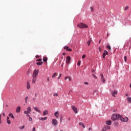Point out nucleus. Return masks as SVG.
Wrapping results in <instances>:
<instances>
[{
	"label": "nucleus",
	"instance_id": "nucleus-51",
	"mask_svg": "<svg viewBox=\"0 0 131 131\" xmlns=\"http://www.w3.org/2000/svg\"><path fill=\"white\" fill-rule=\"evenodd\" d=\"M47 81H50V79L49 78V77H48L47 78Z\"/></svg>",
	"mask_w": 131,
	"mask_h": 131
},
{
	"label": "nucleus",
	"instance_id": "nucleus-2",
	"mask_svg": "<svg viewBox=\"0 0 131 131\" xmlns=\"http://www.w3.org/2000/svg\"><path fill=\"white\" fill-rule=\"evenodd\" d=\"M119 117H120V115H119V114H113L112 116V119L114 121L116 120V119L117 118L119 119Z\"/></svg>",
	"mask_w": 131,
	"mask_h": 131
},
{
	"label": "nucleus",
	"instance_id": "nucleus-27",
	"mask_svg": "<svg viewBox=\"0 0 131 131\" xmlns=\"http://www.w3.org/2000/svg\"><path fill=\"white\" fill-rule=\"evenodd\" d=\"M25 126L24 125L22 126H19L18 128H19V129H23L24 128H25Z\"/></svg>",
	"mask_w": 131,
	"mask_h": 131
},
{
	"label": "nucleus",
	"instance_id": "nucleus-35",
	"mask_svg": "<svg viewBox=\"0 0 131 131\" xmlns=\"http://www.w3.org/2000/svg\"><path fill=\"white\" fill-rule=\"evenodd\" d=\"M90 9H91V11L92 12H94V8H93L92 7H90Z\"/></svg>",
	"mask_w": 131,
	"mask_h": 131
},
{
	"label": "nucleus",
	"instance_id": "nucleus-13",
	"mask_svg": "<svg viewBox=\"0 0 131 131\" xmlns=\"http://www.w3.org/2000/svg\"><path fill=\"white\" fill-rule=\"evenodd\" d=\"M100 77L102 82H103V83H105V78H104V75H103V74H100Z\"/></svg>",
	"mask_w": 131,
	"mask_h": 131
},
{
	"label": "nucleus",
	"instance_id": "nucleus-20",
	"mask_svg": "<svg viewBox=\"0 0 131 131\" xmlns=\"http://www.w3.org/2000/svg\"><path fill=\"white\" fill-rule=\"evenodd\" d=\"M106 123L108 124V125H111V124L112 123V122L111 121H107L106 122Z\"/></svg>",
	"mask_w": 131,
	"mask_h": 131
},
{
	"label": "nucleus",
	"instance_id": "nucleus-40",
	"mask_svg": "<svg viewBox=\"0 0 131 131\" xmlns=\"http://www.w3.org/2000/svg\"><path fill=\"white\" fill-rule=\"evenodd\" d=\"M98 50L99 52H102V49L101 48V47H99Z\"/></svg>",
	"mask_w": 131,
	"mask_h": 131
},
{
	"label": "nucleus",
	"instance_id": "nucleus-32",
	"mask_svg": "<svg viewBox=\"0 0 131 131\" xmlns=\"http://www.w3.org/2000/svg\"><path fill=\"white\" fill-rule=\"evenodd\" d=\"M80 63H81V61H79L77 63L78 66H80Z\"/></svg>",
	"mask_w": 131,
	"mask_h": 131
},
{
	"label": "nucleus",
	"instance_id": "nucleus-54",
	"mask_svg": "<svg viewBox=\"0 0 131 131\" xmlns=\"http://www.w3.org/2000/svg\"><path fill=\"white\" fill-rule=\"evenodd\" d=\"M3 116H4V117L5 116V113H3Z\"/></svg>",
	"mask_w": 131,
	"mask_h": 131
},
{
	"label": "nucleus",
	"instance_id": "nucleus-15",
	"mask_svg": "<svg viewBox=\"0 0 131 131\" xmlns=\"http://www.w3.org/2000/svg\"><path fill=\"white\" fill-rule=\"evenodd\" d=\"M20 111H21V107L20 106H18L16 108V113H19V112H20Z\"/></svg>",
	"mask_w": 131,
	"mask_h": 131
},
{
	"label": "nucleus",
	"instance_id": "nucleus-25",
	"mask_svg": "<svg viewBox=\"0 0 131 131\" xmlns=\"http://www.w3.org/2000/svg\"><path fill=\"white\" fill-rule=\"evenodd\" d=\"M127 100L129 103H131V97H127Z\"/></svg>",
	"mask_w": 131,
	"mask_h": 131
},
{
	"label": "nucleus",
	"instance_id": "nucleus-22",
	"mask_svg": "<svg viewBox=\"0 0 131 131\" xmlns=\"http://www.w3.org/2000/svg\"><path fill=\"white\" fill-rule=\"evenodd\" d=\"M39 120H46V119H47V117H45V118H41V117H40V118H39Z\"/></svg>",
	"mask_w": 131,
	"mask_h": 131
},
{
	"label": "nucleus",
	"instance_id": "nucleus-21",
	"mask_svg": "<svg viewBox=\"0 0 131 131\" xmlns=\"http://www.w3.org/2000/svg\"><path fill=\"white\" fill-rule=\"evenodd\" d=\"M79 125H81L83 128H85V126H84V124H83V123H82V122L79 123Z\"/></svg>",
	"mask_w": 131,
	"mask_h": 131
},
{
	"label": "nucleus",
	"instance_id": "nucleus-36",
	"mask_svg": "<svg viewBox=\"0 0 131 131\" xmlns=\"http://www.w3.org/2000/svg\"><path fill=\"white\" fill-rule=\"evenodd\" d=\"M87 44L88 45V46H90V45H91V40H89V41L87 42Z\"/></svg>",
	"mask_w": 131,
	"mask_h": 131
},
{
	"label": "nucleus",
	"instance_id": "nucleus-45",
	"mask_svg": "<svg viewBox=\"0 0 131 131\" xmlns=\"http://www.w3.org/2000/svg\"><path fill=\"white\" fill-rule=\"evenodd\" d=\"M93 77H94V78H96V79H97V77H96V75H93Z\"/></svg>",
	"mask_w": 131,
	"mask_h": 131
},
{
	"label": "nucleus",
	"instance_id": "nucleus-41",
	"mask_svg": "<svg viewBox=\"0 0 131 131\" xmlns=\"http://www.w3.org/2000/svg\"><path fill=\"white\" fill-rule=\"evenodd\" d=\"M84 58H85V55H83L82 56V59H84Z\"/></svg>",
	"mask_w": 131,
	"mask_h": 131
},
{
	"label": "nucleus",
	"instance_id": "nucleus-48",
	"mask_svg": "<svg viewBox=\"0 0 131 131\" xmlns=\"http://www.w3.org/2000/svg\"><path fill=\"white\" fill-rule=\"evenodd\" d=\"M32 131H35V127L33 128Z\"/></svg>",
	"mask_w": 131,
	"mask_h": 131
},
{
	"label": "nucleus",
	"instance_id": "nucleus-58",
	"mask_svg": "<svg viewBox=\"0 0 131 131\" xmlns=\"http://www.w3.org/2000/svg\"><path fill=\"white\" fill-rule=\"evenodd\" d=\"M129 88H131V83H130Z\"/></svg>",
	"mask_w": 131,
	"mask_h": 131
},
{
	"label": "nucleus",
	"instance_id": "nucleus-56",
	"mask_svg": "<svg viewBox=\"0 0 131 131\" xmlns=\"http://www.w3.org/2000/svg\"><path fill=\"white\" fill-rule=\"evenodd\" d=\"M61 76H62V74H60V75H59V77H61Z\"/></svg>",
	"mask_w": 131,
	"mask_h": 131
},
{
	"label": "nucleus",
	"instance_id": "nucleus-9",
	"mask_svg": "<svg viewBox=\"0 0 131 131\" xmlns=\"http://www.w3.org/2000/svg\"><path fill=\"white\" fill-rule=\"evenodd\" d=\"M52 124H53V125L56 126L57 124H58V121H57V120L53 119L52 120Z\"/></svg>",
	"mask_w": 131,
	"mask_h": 131
},
{
	"label": "nucleus",
	"instance_id": "nucleus-16",
	"mask_svg": "<svg viewBox=\"0 0 131 131\" xmlns=\"http://www.w3.org/2000/svg\"><path fill=\"white\" fill-rule=\"evenodd\" d=\"M48 114H49V112L48 111V110H45V111L43 112V116H46V115H48Z\"/></svg>",
	"mask_w": 131,
	"mask_h": 131
},
{
	"label": "nucleus",
	"instance_id": "nucleus-29",
	"mask_svg": "<svg viewBox=\"0 0 131 131\" xmlns=\"http://www.w3.org/2000/svg\"><path fill=\"white\" fill-rule=\"evenodd\" d=\"M57 73H55L52 76V78H54V77H55V76H56V75H57Z\"/></svg>",
	"mask_w": 131,
	"mask_h": 131
},
{
	"label": "nucleus",
	"instance_id": "nucleus-23",
	"mask_svg": "<svg viewBox=\"0 0 131 131\" xmlns=\"http://www.w3.org/2000/svg\"><path fill=\"white\" fill-rule=\"evenodd\" d=\"M106 48L110 50V51H111V46H110V45H106Z\"/></svg>",
	"mask_w": 131,
	"mask_h": 131
},
{
	"label": "nucleus",
	"instance_id": "nucleus-5",
	"mask_svg": "<svg viewBox=\"0 0 131 131\" xmlns=\"http://www.w3.org/2000/svg\"><path fill=\"white\" fill-rule=\"evenodd\" d=\"M30 112H31V107H30V106H28L27 107V111H24V114H29V113H30Z\"/></svg>",
	"mask_w": 131,
	"mask_h": 131
},
{
	"label": "nucleus",
	"instance_id": "nucleus-14",
	"mask_svg": "<svg viewBox=\"0 0 131 131\" xmlns=\"http://www.w3.org/2000/svg\"><path fill=\"white\" fill-rule=\"evenodd\" d=\"M106 55H108V52L106 51V50H104V53L102 55L103 59H105V57Z\"/></svg>",
	"mask_w": 131,
	"mask_h": 131
},
{
	"label": "nucleus",
	"instance_id": "nucleus-61",
	"mask_svg": "<svg viewBox=\"0 0 131 131\" xmlns=\"http://www.w3.org/2000/svg\"><path fill=\"white\" fill-rule=\"evenodd\" d=\"M59 78H60V77H58V79H59Z\"/></svg>",
	"mask_w": 131,
	"mask_h": 131
},
{
	"label": "nucleus",
	"instance_id": "nucleus-55",
	"mask_svg": "<svg viewBox=\"0 0 131 131\" xmlns=\"http://www.w3.org/2000/svg\"><path fill=\"white\" fill-rule=\"evenodd\" d=\"M89 130H92V128H89Z\"/></svg>",
	"mask_w": 131,
	"mask_h": 131
},
{
	"label": "nucleus",
	"instance_id": "nucleus-33",
	"mask_svg": "<svg viewBox=\"0 0 131 131\" xmlns=\"http://www.w3.org/2000/svg\"><path fill=\"white\" fill-rule=\"evenodd\" d=\"M105 128H106V129H110L111 128V127L110 126H107L105 127Z\"/></svg>",
	"mask_w": 131,
	"mask_h": 131
},
{
	"label": "nucleus",
	"instance_id": "nucleus-38",
	"mask_svg": "<svg viewBox=\"0 0 131 131\" xmlns=\"http://www.w3.org/2000/svg\"><path fill=\"white\" fill-rule=\"evenodd\" d=\"M29 72H30V69L28 70V71L27 72V74L28 75L29 74Z\"/></svg>",
	"mask_w": 131,
	"mask_h": 131
},
{
	"label": "nucleus",
	"instance_id": "nucleus-17",
	"mask_svg": "<svg viewBox=\"0 0 131 131\" xmlns=\"http://www.w3.org/2000/svg\"><path fill=\"white\" fill-rule=\"evenodd\" d=\"M27 90H29L30 89V83L29 81L27 82Z\"/></svg>",
	"mask_w": 131,
	"mask_h": 131
},
{
	"label": "nucleus",
	"instance_id": "nucleus-59",
	"mask_svg": "<svg viewBox=\"0 0 131 131\" xmlns=\"http://www.w3.org/2000/svg\"><path fill=\"white\" fill-rule=\"evenodd\" d=\"M36 58H38V56H36Z\"/></svg>",
	"mask_w": 131,
	"mask_h": 131
},
{
	"label": "nucleus",
	"instance_id": "nucleus-49",
	"mask_svg": "<svg viewBox=\"0 0 131 131\" xmlns=\"http://www.w3.org/2000/svg\"><path fill=\"white\" fill-rule=\"evenodd\" d=\"M1 119H2V115H0V123H1Z\"/></svg>",
	"mask_w": 131,
	"mask_h": 131
},
{
	"label": "nucleus",
	"instance_id": "nucleus-8",
	"mask_svg": "<svg viewBox=\"0 0 131 131\" xmlns=\"http://www.w3.org/2000/svg\"><path fill=\"white\" fill-rule=\"evenodd\" d=\"M71 60V57L70 56H67L66 59L67 64H69V63H70Z\"/></svg>",
	"mask_w": 131,
	"mask_h": 131
},
{
	"label": "nucleus",
	"instance_id": "nucleus-7",
	"mask_svg": "<svg viewBox=\"0 0 131 131\" xmlns=\"http://www.w3.org/2000/svg\"><path fill=\"white\" fill-rule=\"evenodd\" d=\"M33 109H34V110L36 111V112H38V113H41V112L40 111V110H39V108H38L36 106H34Z\"/></svg>",
	"mask_w": 131,
	"mask_h": 131
},
{
	"label": "nucleus",
	"instance_id": "nucleus-37",
	"mask_svg": "<svg viewBox=\"0 0 131 131\" xmlns=\"http://www.w3.org/2000/svg\"><path fill=\"white\" fill-rule=\"evenodd\" d=\"M29 121H32V118H31V117H30L29 118Z\"/></svg>",
	"mask_w": 131,
	"mask_h": 131
},
{
	"label": "nucleus",
	"instance_id": "nucleus-11",
	"mask_svg": "<svg viewBox=\"0 0 131 131\" xmlns=\"http://www.w3.org/2000/svg\"><path fill=\"white\" fill-rule=\"evenodd\" d=\"M64 49L66 50V51H68V52H71V51H72V49L69 48L68 46H65L64 47Z\"/></svg>",
	"mask_w": 131,
	"mask_h": 131
},
{
	"label": "nucleus",
	"instance_id": "nucleus-39",
	"mask_svg": "<svg viewBox=\"0 0 131 131\" xmlns=\"http://www.w3.org/2000/svg\"><path fill=\"white\" fill-rule=\"evenodd\" d=\"M53 96H54V97H58V94L55 93V94L53 95Z\"/></svg>",
	"mask_w": 131,
	"mask_h": 131
},
{
	"label": "nucleus",
	"instance_id": "nucleus-24",
	"mask_svg": "<svg viewBox=\"0 0 131 131\" xmlns=\"http://www.w3.org/2000/svg\"><path fill=\"white\" fill-rule=\"evenodd\" d=\"M43 61L44 62H47V61H48V57H44L43 59Z\"/></svg>",
	"mask_w": 131,
	"mask_h": 131
},
{
	"label": "nucleus",
	"instance_id": "nucleus-43",
	"mask_svg": "<svg viewBox=\"0 0 131 131\" xmlns=\"http://www.w3.org/2000/svg\"><path fill=\"white\" fill-rule=\"evenodd\" d=\"M69 77H66L65 78H64V79H65V80H67V79H69Z\"/></svg>",
	"mask_w": 131,
	"mask_h": 131
},
{
	"label": "nucleus",
	"instance_id": "nucleus-64",
	"mask_svg": "<svg viewBox=\"0 0 131 131\" xmlns=\"http://www.w3.org/2000/svg\"><path fill=\"white\" fill-rule=\"evenodd\" d=\"M35 100V99H34V101Z\"/></svg>",
	"mask_w": 131,
	"mask_h": 131
},
{
	"label": "nucleus",
	"instance_id": "nucleus-18",
	"mask_svg": "<svg viewBox=\"0 0 131 131\" xmlns=\"http://www.w3.org/2000/svg\"><path fill=\"white\" fill-rule=\"evenodd\" d=\"M8 116H9V117H11V118H12V119H14V115H13V114L12 113H10L8 115Z\"/></svg>",
	"mask_w": 131,
	"mask_h": 131
},
{
	"label": "nucleus",
	"instance_id": "nucleus-53",
	"mask_svg": "<svg viewBox=\"0 0 131 131\" xmlns=\"http://www.w3.org/2000/svg\"><path fill=\"white\" fill-rule=\"evenodd\" d=\"M62 55H63V56H65V55H66V53H63L62 54Z\"/></svg>",
	"mask_w": 131,
	"mask_h": 131
},
{
	"label": "nucleus",
	"instance_id": "nucleus-10",
	"mask_svg": "<svg viewBox=\"0 0 131 131\" xmlns=\"http://www.w3.org/2000/svg\"><path fill=\"white\" fill-rule=\"evenodd\" d=\"M72 108L74 112V113H75L76 114L77 113V108H76L75 106L72 105Z\"/></svg>",
	"mask_w": 131,
	"mask_h": 131
},
{
	"label": "nucleus",
	"instance_id": "nucleus-63",
	"mask_svg": "<svg viewBox=\"0 0 131 131\" xmlns=\"http://www.w3.org/2000/svg\"><path fill=\"white\" fill-rule=\"evenodd\" d=\"M60 122H62V120L60 121Z\"/></svg>",
	"mask_w": 131,
	"mask_h": 131
},
{
	"label": "nucleus",
	"instance_id": "nucleus-4",
	"mask_svg": "<svg viewBox=\"0 0 131 131\" xmlns=\"http://www.w3.org/2000/svg\"><path fill=\"white\" fill-rule=\"evenodd\" d=\"M39 70L35 69L33 72L32 76L34 77H37V75H38V72Z\"/></svg>",
	"mask_w": 131,
	"mask_h": 131
},
{
	"label": "nucleus",
	"instance_id": "nucleus-34",
	"mask_svg": "<svg viewBox=\"0 0 131 131\" xmlns=\"http://www.w3.org/2000/svg\"><path fill=\"white\" fill-rule=\"evenodd\" d=\"M41 61H42V59H37V60H36V61H37V62H41Z\"/></svg>",
	"mask_w": 131,
	"mask_h": 131
},
{
	"label": "nucleus",
	"instance_id": "nucleus-31",
	"mask_svg": "<svg viewBox=\"0 0 131 131\" xmlns=\"http://www.w3.org/2000/svg\"><path fill=\"white\" fill-rule=\"evenodd\" d=\"M7 121L8 124H11V121L10 120H7Z\"/></svg>",
	"mask_w": 131,
	"mask_h": 131
},
{
	"label": "nucleus",
	"instance_id": "nucleus-46",
	"mask_svg": "<svg viewBox=\"0 0 131 131\" xmlns=\"http://www.w3.org/2000/svg\"><path fill=\"white\" fill-rule=\"evenodd\" d=\"M84 84H86V85L89 84V82H84Z\"/></svg>",
	"mask_w": 131,
	"mask_h": 131
},
{
	"label": "nucleus",
	"instance_id": "nucleus-28",
	"mask_svg": "<svg viewBox=\"0 0 131 131\" xmlns=\"http://www.w3.org/2000/svg\"><path fill=\"white\" fill-rule=\"evenodd\" d=\"M129 8V7H128V6H126V7H125V8H124L125 11H127V10H128Z\"/></svg>",
	"mask_w": 131,
	"mask_h": 131
},
{
	"label": "nucleus",
	"instance_id": "nucleus-52",
	"mask_svg": "<svg viewBox=\"0 0 131 131\" xmlns=\"http://www.w3.org/2000/svg\"><path fill=\"white\" fill-rule=\"evenodd\" d=\"M125 96H126V97H127V96H128V94L126 93V94H125Z\"/></svg>",
	"mask_w": 131,
	"mask_h": 131
},
{
	"label": "nucleus",
	"instance_id": "nucleus-26",
	"mask_svg": "<svg viewBox=\"0 0 131 131\" xmlns=\"http://www.w3.org/2000/svg\"><path fill=\"white\" fill-rule=\"evenodd\" d=\"M43 63V62H37L36 64L40 66V65H42Z\"/></svg>",
	"mask_w": 131,
	"mask_h": 131
},
{
	"label": "nucleus",
	"instance_id": "nucleus-12",
	"mask_svg": "<svg viewBox=\"0 0 131 131\" xmlns=\"http://www.w3.org/2000/svg\"><path fill=\"white\" fill-rule=\"evenodd\" d=\"M115 95H117V91H113L112 92V96H113V97H114L115 98Z\"/></svg>",
	"mask_w": 131,
	"mask_h": 131
},
{
	"label": "nucleus",
	"instance_id": "nucleus-62",
	"mask_svg": "<svg viewBox=\"0 0 131 131\" xmlns=\"http://www.w3.org/2000/svg\"><path fill=\"white\" fill-rule=\"evenodd\" d=\"M69 120H70V118H69Z\"/></svg>",
	"mask_w": 131,
	"mask_h": 131
},
{
	"label": "nucleus",
	"instance_id": "nucleus-42",
	"mask_svg": "<svg viewBox=\"0 0 131 131\" xmlns=\"http://www.w3.org/2000/svg\"><path fill=\"white\" fill-rule=\"evenodd\" d=\"M126 59H127L126 56H124V59L125 62H126Z\"/></svg>",
	"mask_w": 131,
	"mask_h": 131
},
{
	"label": "nucleus",
	"instance_id": "nucleus-19",
	"mask_svg": "<svg viewBox=\"0 0 131 131\" xmlns=\"http://www.w3.org/2000/svg\"><path fill=\"white\" fill-rule=\"evenodd\" d=\"M54 115L55 117H56V118H58V116H59V112H56L54 114Z\"/></svg>",
	"mask_w": 131,
	"mask_h": 131
},
{
	"label": "nucleus",
	"instance_id": "nucleus-47",
	"mask_svg": "<svg viewBox=\"0 0 131 131\" xmlns=\"http://www.w3.org/2000/svg\"><path fill=\"white\" fill-rule=\"evenodd\" d=\"M7 120H10V118L9 117H7Z\"/></svg>",
	"mask_w": 131,
	"mask_h": 131
},
{
	"label": "nucleus",
	"instance_id": "nucleus-6",
	"mask_svg": "<svg viewBox=\"0 0 131 131\" xmlns=\"http://www.w3.org/2000/svg\"><path fill=\"white\" fill-rule=\"evenodd\" d=\"M37 79V77H33L32 76V83H33V84H34L35 83V82H36Z\"/></svg>",
	"mask_w": 131,
	"mask_h": 131
},
{
	"label": "nucleus",
	"instance_id": "nucleus-57",
	"mask_svg": "<svg viewBox=\"0 0 131 131\" xmlns=\"http://www.w3.org/2000/svg\"><path fill=\"white\" fill-rule=\"evenodd\" d=\"M99 43H101V40L99 41Z\"/></svg>",
	"mask_w": 131,
	"mask_h": 131
},
{
	"label": "nucleus",
	"instance_id": "nucleus-30",
	"mask_svg": "<svg viewBox=\"0 0 131 131\" xmlns=\"http://www.w3.org/2000/svg\"><path fill=\"white\" fill-rule=\"evenodd\" d=\"M25 100L26 103H27V100H28V97L27 96V97L25 98Z\"/></svg>",
	"mask_w": 131,
	"mask_h": 131
},
{
	"label": "nucleus",
	"instance_id": "nucleus-50",
	"mask_svg": "<svg viewBox=\"0 0 131 131\" xmlns=\"http://www.w3.org/2000/svg\"><path fill=\"white\" fill-rule=\"evenodd\" d=\"M69 81H71V79L70 78V77H69Z\"/></svg>",
	"mask_w": 131,
	"mask_h": 131
},
{
	"label": "nucleus",
	"instance_id": "nucleus-44",
	"mask_svg": "<svg viewBox=\"0 0 131 131\" xmlns=\"http://www.w3.org/2000/svg\"><path fill=\"white\" fill-rule=\"evenodd\" d=\"M26 115L27 117H30V115H29V114H27Z\"/></svg>",
	"mask_w": 131,
	"mask_h": 131
},
{
	"label": "nucleus",
	"instance_id": "nucleus-60",
	"mask_svg": "<svg viewBox=\"0 0 131 131\" xmlns=\"http://www.w3.org/2000/svg\"><path fill=\"white\" fill-rule=\"evenodd\" d=\"M115 124L116 125V124H117V123H115Z\"/></svg>",
	"mask_w": 131,
	"mask_h": 131
},
{
	"label": "nucleus",
	"instance_id": "nucleus-3",
	"mask_svg": "<svg viewBox=\"0 0 131 131\" xmlns=\"http://www.w3.org/2000/svg\"><path fill=\"white\" fill-rule=\"evenodd\" d=\"M119 119H120V120L123 122H127V121H128V118H123L122 116H121V115H120V117H119Z\"/></svg>",
	"mask_w": 131,
	"mask_h": 131
},
{
	"label": "nucleus",
	"instance_id": "nucleus-1",
	"mask_svg": "<svg viewBox=\"0 0 131 131\" xmlns=\"http://www.w3.org/2000/svg\"><path fill=\"white\" fill-rule=\"evenodd\" d=\"M77 26L79 27V28H88V25L83 23H80L79 25H77Z\"/></svg>",
	"mask_w": 131,
	"mask_h": 131
}]
</instances>
